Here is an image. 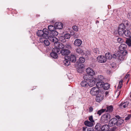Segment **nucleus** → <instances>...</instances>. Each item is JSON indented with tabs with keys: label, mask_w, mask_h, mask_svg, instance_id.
<instances>
[{
	"label": "nucleus",
	"mask_w": 131,
	"mask_h": 131,
	"mask_svg": "<svg viewBox=\"0 0 131 131\" xmlns=\"http://www.w3.org/2000/svg\"><path fill=\"white\" fill-rule=\"evenodd\" d=\"M111 118V116L110 114H105L103 115L101 118V122L103 124L107 123Z\"/></svg>",
	"instance_id": "1"
},
{
	"label": "nucleus",
	"mask_w": 131,
	"mask_h": 131,
	"mask_svg": "<svg viewBox=\"0 0 131 131\" xmlns=\"http://www.w3.org/2000/svg\"><path fill=\"white\" fill-rule=\"evenodd\" d=\"M109 53H107L105 54V56L106 57L108 58V59H111L112 58H117L119 59H120L121 58H122V56L119 55V54H113L111 55Z\"/></svg>",
	"instance_id": "2"
},
{
	"label": "nucleus",
	"mask_w": 131,
	"mask_h": 131,
	"mask_svg": "<svg viewBox=\"0 0 131 131\" xmlns=\"http://www.w3.org/2000/svg\"><path fill=\"white\" fill-rule=\"evenodd\" d=\"M126 29V27L125 25L123 24H120L118 27V32L120 35L123 34V32Z\"/></svg>",
	"instance_id": "3"
},
{
	"label": "nucleus",
	"mask_w": 131,
	"mask_h": 131,
	"mask_svg": "<svg viewBox=\"0 0 131 131\" xmlns=\"http://www.w3.org/2000/svg\"><path fill=\"white\" fill-rule=\"evenodd\" d=\"M108 58L103 56H100L97 58V61L99 62L104 63L105 62Z\"/></svg>",
	"instance_id": "4"
},
{
	"label": "nucleus",
	"mask_w": 131,
	"mask_h": 131,
	"mask_svg": "<svg viewBox=\"0 0 131 131\" xmlns=\"http://www.w3.org/2000/svg\"><path fill=\"white\" fill-rule=\"evenodd\" d=\"M99 91V89L97 87H94L92 88L90 93L93 95H96L98 94Z\"/></svg>",
	"instance_id": "5"
},
{
	"label": "nucleus",
	"mask_w": 131,
	"mask_h": 131,
	"mask_svg": "<svg viewBox=\"0 0 131 131\" xmlns=\"http://www.w3.org/2000/svg\"><path fill=\"white\" fill-rule=\"evenodd\" d=\"M117 119L116 118H112L109 121V125L110 126L112 127L114 125L117 126Z\"/></svg>",
	"instance_id": "6"
},
{
	"label": "nucleus",
	"mask_w": 131,
	"mask_h": 131,
	"mask_svg": "<svg viewBox=\"0 0 131 131\" xmlns=\"http://www.w3.org/2000/svg\"><path fill=\"white\" fill-rule=\"evenodd\" d=\"M115 117L117 119V126H119L121 125L124 122V120L122 118L119 116L118 115H116Z\"/></svg>",
	"instance_id": "7"
},
{
	"label": "nucleus",
	"mask_w": 131,
	"mask_h": 131,
	"mask_svg": "<svg viewBox=\"0 0 131 131\" xmlns=\"http://www.w3.org/2000/svg\"><path fill=\"white\" fill-rule=\"evenodd\" d=\"M48 38L50 41L54 43V46H55V44L57 43L59 41L58 39L54 36H50Z\"/></svg>",
	"instance_id": "8"
},
{
	"label": "nucleus",
	"mask_w": 131,
	"mask_h": 131,
	"mask_svg": "<svg viewBox=\"0 0 131 131\" xmlns=\"http://www.w3.org/2000/svg\"><path fill=\"white\" fill-rule=\"evenodd\" d=\"M70 53V50L64 48L60 50V53L62 55L65 56L68 55Z\"/></svg>",
	"instance_id": "9"
},
{
	"label": "nucleus",
	"mask_w": 131,
	"mask_h": 131,
	"mask_svg": "<svg viewBox=\"0 0 131 131\" xmlns=\"http://www.w3.org/2000/svg\"><path fill=\"white\" fill-rule=\"evenodd\" d=\"M66 59H68L70 61L74 62L76 60V58L74 55L71 54L69 56H66Z\"/></svg>",
	"instance_id": "10"
},
{
	"label": "nucleus",
	"mask_w": 131,
	"mask_h": 131,
	"mask_svg": "<svg viewBox=\"0 0 131 131\" xmlns=\"http://www.w3.org/2000/svg\"><path fill=\"white\" fill-rule=\"evenodd\" d=\"M87 74L90 76H92L95 74V72L93 70L90 68H87L86 70Z\"/></svg>",
	"instance_id": "11"
},
{
	"label": "nucleus",
	"mask_w": 131,
	"mask_h": 131,
	"mask_svg": "<svg viewBox=\"0 0 131 131\" xmlns=\"http://www.w3.org/2000/svg\"><path fill=\"white\" fill-rule=\"evenodd\" d=\"M55 28L58 29H61L63 27V24L61 22H56L54 24Z\"/></svg>",
	"instance_id": "12"
},
{
	"label": "nucleus",
	"mask_w": 131,
	"mask_h": 131,
	"mask_svg": "<svg viewBox=\"0 0 131 131\" xmlns=\"http://www.w3.org/2000/svg\"><path fill=\"white\" fill-rule=\"evenodd\" d=\"M128 102H122L119 105V107L122 109H124L127 107L128 105Z\"/></svg>",
	"instance_id": "13"
},
{
	"label": "nucleus",
	"mask_w": 131,
	"mask_h": 131,
	"mask_svg": "<svg viewBox=\"0 0 131 131\" xmlns=\"http://www.w3.org/2000/svg\"><path fill=\"white\" fill-rule=\"evenodd\" d=\"M123 32L122 35H120V36H125L127 37H130V33L128 30L127 29L125 30Z\"/></svg>",
	"instance_id": "14"
},
{
	"label": "nucleus",
	"mask_w": 131,
	"mask_h": 131,
	"mask_svg": "<svg viewBox=\"0 0 131 131\" xmlns=\"http://www.w3.org/2000/svg\"><path fill=\"white\" fill-rule=\"evenodd\" d=\"M55 47H58L60 50H61L63 48H64V45L62 43L58 42L56 43L55 44Z\"/></svg>",
	"instance_id": "15"
},
{
	"label": "nucleus",
	"mask_w": 131,
	"mask_h": 131,
	"mask_svg": "<svg viewBox=\"0 0 131 131\" xmlns=\"http://www.w3.org/2000/svg\"><path fill=\"white\" fill-rule=\"evenodd\" d=\"M43 34L44 35V38H48V35L49 34V31L46 28H44L43 29Z\"/></svg>",
	"instance_id": "16"
},
{
	"label": "nucleus",
	"mask_w": 131,
	"mask_h": 131,
	"mask_svg": "<svg viewBox=\"0 0 131 131\" xmlns=\"http://www.w3.org/2000/svg\"><path fill=\"white\" fill-rule=\"evenodd\" d=\"M82 42L81 40L77 39L74 41V44L75 46L79 47L81 45Z\"/></svg>",
	"instance_id": "17"
},
{
	"label": "nucleus",
	"mask_w": 131,
	"mask_h": 131,
	"mask_svg": "<svg viewBox=\"0 0 131 131\" xmlns=\"http://www.w3.org/2000/svg\"><path fill=\"white\" fill-rule=\"evenodd\" d=\"M109 125L105 124L103 125L101 127V130L103 131H109Z\"/></svg>",
	"instance_id": "18"
},
{
	"label": "nucleus",
	"mask_w": 131,
	"mask_h": 131,
	"mask_svg": "<svg viewBox=\"0 0 131 131\" xmlns=\"http://www.w3.org/2000/svg\"><path fill=\"white\" fill-rule=\"evenodd\" d=\"M106 112L109 113H111L112 112L113 110V107L111 105L110 106H107L106 107Z\"/></svg>",
	"instance_id": "19"
},
{
	"label": "nucleus",
	"mask_w": 131,
	"mask_h": 131,
	"mask_svg": "<svg viewBox=\"0 0 131 131\" xmlns=\"http://www.w3.org/2000/svg\"><path fill=\"white\" fill-rule=\"evenodd\" d=\"M84 124L85 126L90 127H92L94 125L93 123L88 120L85 121L84 122Z\"/></svg>",
	"instance_id": "20"
},
{
	"label": "nucleus",
	"mask_w": 131,
	"mask_h": 131,
	"mask_svg": "<svg viewBox=\"0 0 131 131\" xmlns=\"http://www.w3.org/2000/svg\"><path fill=\"white\" fill-rule=\"evenodd\" d=\"M127 47L126 45L124 43L121 44L119 46V49L121 51H123L125 50Z\"/></svg>",
	"instance_id": "21"
},
{
	"label": "nucleus",
	"mask_w": 131,
	"mask_h": 131,
	"mask_svg": "<svg viewBox=\"0 0 131 131\" xmlns=\"http://www.w3.org/2000/svg\"><path fill=\"white\" fill-rule=\"evenodd\" d=\"M80 84L82 87L85 88L87 87L89 85L88 82L85 81H83L81 82Z\"/></svg>",
	"instance_id": "22"
},
{
	"label": "nucleus",
	"mask_w": 131,
	"mask_h": 131,
	"mask_svg": "<svg viewBox=\"0 0 131 131\" xmlns=\"http://www.w3.org/2000/svg\"><path fill=\"white\" fill-rule=\"evenodd\" d=\"M103 99L102 95L98 94L96 97V100L97 102H100Z\"/></svg>",
	"instance_id": "23"
},
{
	"label": "nucleus",
	"mask_w": 131,
	"mask_h": 131,
	"mask_svg": "<svg viewBox=\"0 0 131 131\" xmlns=\"http://www.w3.org/2000/svg\"><path fill=\"white\" fill-rule=\"evenodd\" d=\"M104 82L102 81H99L97 82L96 84V85L97 87L99 88H101L103 87Z\"/></svg>",
	"instance_id": "24"
},
{
	"label": "nucleus",
	"mask_w": 131,
	"mask_h": 131,
	"mask_svg": "<svg viewBox=\"0 0 131 131\" xmlns=\"http://www.w3.org/2000/svg\"><path fill=\"white\" fill-rule=\"evenodd\" d=\"M65 60L64 61V65L66 66L69 65L70 63V61L68 59H66V56L64 57Z\"/></svg>",
	"instance_id": "25"
},
{
	"label": "nucleus",
	"mask_w": 131,
	"mask_h": 131,
	"mask_svg": "<svg viewBox=\"0 0 131 131\" xmlns=\"http://www.w3.org/2000/svg\"><path fill=\"white\" fill-rule=\"evenodd\" d=\"M95 131H99L101 130V125L99 123H97L95 127Z\"/></svg>",
	"instance_id": "26"
},
{
	"label": "nucleus",
	"mask_w": 131,
	"mask_h": 131,
	"mask_svg": "<svg viewBox=\"0 0 131 131\" xmlns=\"http://www.w3.org/2000/svg\"><path fill=\"white\" fill-rule=\"evenodd\" d=\"M37 36L39 37H44L43 30H38L37 32Z\"/></svg>",
	"instance_id": "27"
},
{
	"label": "nucleus",
	"mask_w": 131,
	"mask_h": 131,
	"mask_svg": "<svg viewBox=\"0 0 131 131\" xmlns=\"http://www.w3.org/2000/svg\"><path fill=\"white\" fill-rule=\"evenodd\" d=\"M60 51V50L58 47H55L52 49V52L55 53H56L57 54L58 53L59 54Z\"/></svg>",
	"instance_id": "28"
},
{
	"label": "nucleus",
	"mask_w": 131,
	"mask_h": 131,
	"mask_svg": "<svg viewBox=\"0 0 131 131\" xmlns=\"http://www.w3.org/2000/svg\"><path fill=\"white\" fill-rule=\"evenodd\" d=\"M50 55L52 58L54 59L57 58L58 57V54L57 53L52 52L50 53Z\"/></svg>",
	"instance_id": "29"
},
{
	"label": "nucleus",
	"mask_w": 131,
	"mask_h": 131,
	"mask_svg": "<svg viewBox=\"0 0 131 131\" xmlns=\"http://www.w3.org/2000/svg\"><path fill=\"white\" fill-rule=\"evenodd\" d=\"M110 85L107 83H104L103 84V88L105 90H108L109 89Z\"/></svg>",
	"instance_id": "30"
},
{
	"label": "nucleus",
	"mask_w": 131,
	"mask_h": 131,
	"mask_svg": "<svg viewBox=\"0 0 131 131\" xmlns=\"http://www.w3.org/2000/svg\"><path fill=\"white\" fill-rule=\"evenodd\" d=\"M126 43L129 46H131V37H129V38H127L126 41Z\"/></svg>",
	"instance_id": "31"
},
{
	"label": "nucleus",
	"mask_w": 131,
	"mask_h": 131,
	"mask_svg": "<svg viewBox=\"0 0 131 131\" xmlns=\"http://www.w3.org/2000/svg\"><path fill=\"white\" fill-rule=\"evenodd\" d=\"M64 48H67L69 49H71L72 48L71 44L69 42L67 43L64 45Z\"/></svg>",
	"instance_id": "32"
},
{
	"label": "nucleus",
	"mask_w": 131,
	"mask_h": 131,
	"mask_svg": "<svg viewBox=\"0 0 131 131\" xmlns=\"http://www.w3.org/2000/svg\"><path fill=\"white\" fill-rule=\"evenodd\" d=\"M59 40L60 41L63 42H65L66 41V40L64 37L63 36H60L59 37Z\"/></svg>",
	"instance_id": "33"
},
{
	"label": "nucleus",
	"mask_w": 131,
	"mask_h": 131,
	"mask_svg": "<svg viewBox=\"0 0 131 131\" xmlns=\"http://www.w3.org/2000/svg\"><path fill=\"white\" fill-rule=\"evenodd\" d=\"M90 75L88 74L85 75L83 76V79L84 80L86 81H89L90 80L91 77H90Z\"/></svg>",
	"instance_id": "34"
},
{
	"label": "nucleus",
	"mask_w": 131,
	"mask_h": 131,
	"mask_svg": "<svg viewBox=\"0 0 131 131\" xmlns=\"http://www.w3.org/2000/svg\"><path fill=\"white\" fill-rule=\"evenodd\" d=\"M106 110V109H102L99 110L97 112V114L100 116L101 115L102 113L104 112Z\"/></svg>",
	"instance_id": "35"
},
{
	"label": "nucleus",
	"mask_w": 131,
	"mask_h": 131,
	"mask_svg": "<svg viewBox=\"0 0 131 131\" xmlns=\"http://www.w3.org/2000/svg\"><path fill=\"white\" fill-rule=\"evenodd\" d=\"M94 54L95 56L96 55L99 54V51L97 48H95L93 50Z\"/></svg>",
	"instance_id": "36"
},
{
	"label": "nucleus",
	"mask_w": 131,
	"mask_h": 131,
	"mask_svg": "<svg viewBox=\"0 0 131 131\" xmlns=\"http://www.w3.org/2000/svg\"><path fill=\"white\" fill-rule=\"evenodd\" d=\"M48 28L49 30L50 31H52L54 30L55 29V27H54V26H53L52 25H50L48 27Z\"/></svg>",
	"instance_id": "37"
},
{
	"label": "nucleus",
	"mask_w": 131,
	"mask_h": 131,
	"mask_svg": "<svg viewBox=\"0 0 131 131\" xmlns=\"http://www.w3.org/2000/svg\"><path fill=\"white\" fill-rule=\"evenodd\" d=\"M77 52L79 54H83V52L82 50L80 48H78L76 49Z\"/></svg>",
	"instance_id": "38"
},
{
	"label": "nucleus",
	"mask_w": 131,
	"mask_h": 131,
	"mask_svg": "<svg viewBox=\"0 0 131 131\" xmlns=\"http://www.w3.org/2000/svg\"><path fill=\"white\" fill-rule=\"evenodd\" d=\"M123 80L121 79L119 81V84L118 86V89H121L122 86Z\"/></svg>",
	"instance_id": "39"
},
{
	"label": "nucleus",
	"mask_w": 131,
	"mask_h": 131,
	"mask_svg": "<svg viewBox=\"0 0 131 131\" xmlns=\"http://www.w3.org/2000/svg\"><path fill=\"white\" fill-rule=\"evenodd\" d=\"M79 61L80 63H83L85 61V59L83 57H80L79 59Z\"/></svg>",
	"instance_id": "40"
},
{
	"label": "nucleus",
	"mask_w": 131,
	"mask_h": 131,
	"mask_svg": "<svg viewBox=\"0 0 131 131\" xmlns=\"http://www.w3.org/2000/svg\"><path fill=\"white\" fill-rule=\"evenodd\" d=\"M64 36L66 39H69L70 37V35L68 33H66L64 34Z\"/></svg>",
	"instance_id": "41"
},
{
	"label": "nucleus",
	"mask_w": 131,
	"mask_h": 131,
	"mask_svg": "<svg viewBox=\"0 0 131 131\" xmlns=\"http://www.w3.org/2000/svg\"><path fill=\"white\" fill-rule=\"evenodd\" d=\"M44 42H43L44 44H45V45L46 46H48L50 44V43L49 42V41L47 40V39H46L45 40H44Z\"/></svg>",
	"instance_id": "42"
},
{
	"label": "nucleus",
	"mask_w": 131,
	"mask_h": 131,
	"mask_svg": "<svg viewBox=\"0 0 131 131\" xmlns=\"http://www.w3.org/2000/svg\"><path fill=\"white\" fill-rule=\"evenodd\" d=\"M52 33L53 35L54 36H57L58 34V32L54 30L52 31Z\"/></svg>",
	"instance_id": "43"
},
{
	"label": "nucleus",
	"mask_w": 131,
	"mask_h": 131,
	"mask_svg": "<svg viewBox=\"0 0 131 131\" xmlns=\"http://www.w3.org/2000/svg\"><path fill=\"white\" fill-rule=\"evenodd\" d=\"M97 77L99 80L103 81L104 79L103 76L101 75H99Z\"/></svg>",
	"instance_id": "44"
},
{
	"label": "nucleus",
	"mask_w": 131,
	"mask_h": 131,
	"mask_svg": "<svg viewBox=\"0 0 131 131\" xmlns=\"http://www.w3.org/2000/svg\"><path fill=\"white\" fill-rule=\"evenodd\" d=\"M117 129V127L115 126L111 128H109V131H116Z\"/></svg>",
	"instance_id": "45"
},
{
	"label": "nucleus",
	"mask_w": 131,
	"mask_h": 131,
	"mask_svg": "<svg viewBox=\"0 0 131 131\" xmlns=\"http://www.w3.org/2000/svg\"><path fill=\"white\" fill-rule=\"evenodd\" d=\"M73 30L75 31H77L78 30V27L76 26H74L72 27Z\"/></svg>",
	"instance_id": "46"
},
{
	"label": "nucleus",
	"mask_w": 131,
	"mask_h": 131,
	"mask_svg": "<svg viewBox=\"0 0 131 131\" xmlns=\"http://www.w3.org/2000/svg\"><path fill=\"white\" fill-rule=\"evenodd\" d=\"M129 22L127 21H126L125 22V23L123 24L124 25H125V27H128L130 26L129 24Z\"/></svg>",
	"instance_id": "47"
},
{
	"label": "nucleus",
	"mask_w": 131,
	"mask_h": 131,
	"mask_svg": "<svg viewBox=\"0 0 131 131\" xmlns=\"http://www.w3.org/2000/svg\"><path fill=\"white\" fill-rule=\"evenodd\" d=\"M47 38H46L44 37H42L40 38V41L41 43H43L44 42V40H45Z\"/></svg>",
	"instance_id": "48"
},
{
	"label": "nucleus",
	"mask_w": 131,
	"mask_h": 131,
	"mask_svg": "<svg viewBox=\"0 0 131 131\" xmlns=\"http://www.w3.org/2000/svg\"><path fill=\"white\" fill-rule=\"evenodd\" d=\"M89 120L90 122L92 123L94 122V121L93 119V116L92 115L89 116Z\"/></svg>",
	"instance_id": "49"
},
{
	"label": "nucleus",
	"mask_w": 131,
	"mask_h": 131,
	"mask_svg": "<svg viewBox=\"0 0 131 131\" xmlns=\"http://www.w3.org/2000/svg\"><path fill=\"white\" fill-rule=\"evenodd\" d=\"M117 41L118 42L121 43L123 42V39H122V38H117Z\"/></svg>",
	"instance_id": "50"
},
{
	"label": "nucleus",
	"mask_w": 131,
	"mask_h": 131,
	"mask_svg": "<svg viewBox=\"0 0 131 131\" xmlns=\"http://www.w3.org/2000/svg\"><path fill=\"white\" fill-rule=\"evenodd\" d=\"M116 64L115 63H112L110 64V67L114 68V67H115L116 66Z\"/></svg>",
	"instance_id": "51"
},
{
	"label": "nucleus",
	"mask_w": 131,
	"mask_h": 131,
	"mask_svg": "<svg viewBox=\"0 0 131 131\" xmlns=\"http://www.w3.org/2000/svg\"><path fill=\"white\" fill-rule=\"evenodd\" d=\"M131 117V114L128 115L127 117H126L125 118V120H128Z\"/></svg>",
	"instance_id": "52"
},
{
	"label": "nucleus",
	"mask_w": 131,
	"mask_h": 131,
	"mask_svg": "<svg viewBox=\"0 0 131 131\" xmlns=\"http://www.w3.org/2000/svg\"><path fill=\"white\" fill-rule=\"evenodd\" d=\"M89 84V85L90 87H92L95 84V82H93V83L92 82L91 83H88Z\"/></svg>",
	"instance_id": "53"
},
{
	"label": "nucleus",
	"mask_w": 131,
	"mask_h": 131,
	"mask_svg": "<svg viewBox=\"0 0 131 131\" xmlns=\"http://www.w3.org/2000/svg\"><path fill=\"white\" fill-rule=\"evenodd\" d=\"M89 83H91V82H92V83H93V82H95V81L92 78V77L91 78L90 80H89Z\"/></svg>",
	"instance_id": "54"
},
{
	"label": "nucleus",
	"mask_w": 131,
	"mask_h": 131,
	"mask_svg": "<svg viewBox=\"0 0 131 131\" xmlns=\"http://www.w3.org/2000/svg\"><path fill=\"white\" fill-rule=\"evenodd\" d=\"M87 131H94V129L93 128H87Z\"/></svg>",
	"instance_id": "55"
},
{
	"label": "nucleus",
	"mask_w": 131,
	"mask_h": 131,
	"mask_svg": "<svg viewBox=\"0 0 131 131\" xmlns=\"http://www.w3.org/2000/svg\"><path fill=\"white\" fill-rule=\"evenodd\" d=\"M93 110V108L92 107H90L89 108V112H92Z\"/></svg>",
	"instance_id": "56"
},
{
	"label": "nucleus",
	"mask_w": 131,
	"mask_h": 131,
	"mask_svg": "<svg viewBox=\"0 0 131 131\" xmlns=\"http://www.w3.org/2000/svg\"><path fill=\"white\" fill-rule=\"evenodd\" d=\"M87 128V127H82V130L83 131H85L86 129Z\"/></svg>",
	"instance_id": "57"
},
{
	"label": "nucleus",
	"mask_w": 131,
	"mask_h": 131,
	"mask_svg": "<svg viewBox=\"0 0 131 131\" xmlns=\"http://www.w3.org/2000/svg\"><path fill=\"white\" fill-rule=\"evenodd\" d=\"M129 74L127 73L125 77V78L126 79L128 77H129Z\"/></svg>",
	"instance_id": "58"
},
{
	"label": "nucleus",
	"mask_w": 131,
	"mask_h": 131,
	"mask_svg": "<svg viewBox=\"0 0 131 131\" xmlns=\"http://www.w3.org/2000/svg\"><path fill=\"white\" fill-rule=\"evenodd\" d=\"M121 91H120L119 92V94L118 95L117 97H118L120 94H121Z\"/></svg>",
	"instance_id": "59"
},
{
	"label": "nucleus",
	"mask_w": 131,
	"mask_h": 131,
	"mask_svg": "<svg viewBox=\"0 0 131 131\" xmlns=\"http://www.w3.org/2000/svg\"><path fill=\"white\" fill-rule=\"evenodd\" d=\"M124 52H125V53H127V51H124Z\"/></svg>",
	"instance_id": "60"
},
{
	"label": "nucleus",
	"mask_w": 131,
	"mask_h": 131,
	"mask_svg": "<svg viewBox=\"0 0 131 131\" xmlns=\"http://www.w3.org/2000/svg\"><path fill=\"white\" fill-rule=\"evenodd\" d=\"M108 93V92H105V94H106V95H107V94Z\"/></svg>",
	"instance_id": "61"
},
{
	"label": "nucleus",
	"mask_w": 131,
	"mask_h": 131,
	"mask_svg": "<svg viewBox=\"0 0 131 131\" xmlns=\"http://www.w3.org/2000/svg\"><path fill=\"white\" fill-rule=\"evenodd\" d=\"M117 31H115V32H114V33H115H115H117Z\"/></svg>",
	"instance_id": "62"
},
{
	"label": "nucleus",
	"mask_w": 131,
	"mask_h": 131,
	"mask_svg": "<svg viewBox=\"0 0 131 131\" xmlns=\"http://www.w3.org/2000/svg\"><path fill=\"white\" fill-rule=\"evenodd\" d=\"M130 97H131V94H130Z\"/></svg>",
	"instance_id": "63"
}]
</instances>
